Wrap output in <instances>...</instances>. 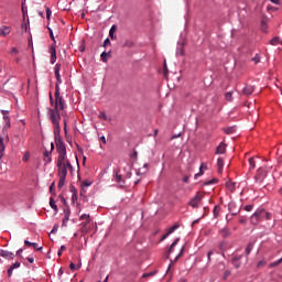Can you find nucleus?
Masks as SVG:
<instances>
[{"mask_svg": "<svg viewBox=\"0 0 282 282\" xmlns=\"http://www.w3.org/2000/svg\"><path fill=\"white\" fill-rule=\"evenodd\" d=\"M220 235H223V237H228L230 235V231H228V229H221L220 230Z\"/></svg>", "mask_w": 282, "mask_h": 282, "instance_id": "f704fd0d", "label": "nucleus"}, {"mask_svg": "<svg viewBox=\"0 0 282 282\" xmlns=\"http://www.w3.org/2000/svg\"><path fill=\"white\" fill-rule=\"evenodd\" d=\"M24 245H25L28 248H30V247H32L33 242H30L29 240H24Z\"/></svg>", "mask_w": 282, "mask_h": 282, "instance_id": "4d7b16f0", "label": "nucleus"}, {"mask_svg": "<svg viewBox=\"0 0 282 282\" xmlns=\"http://www.w3.org/2000/svg\"><path fill=\"white\" fill-rule=\"evenodd\" d=\"M70 215H72V210L69 209V207L64 209V218H63V221H62V226H67V223L69 221V216Z\"/></svg>", "mask_w": 282, "mask_h": 282, "instance_id": "1a4fd4ad", "label": "nucleus"}, {"mask_svg": "<svg viewBox=\"0 0 282 282\" xmlns=\"http://www.w3.org/2000/svg\"><path fill=\"white\" fill-rule=\"evenodd\" d=\"M226 153V143L221 142L217 148H216V154L217 155H224Z\"/></svg>", "mask_w": 282, "mask_h": 282, "instance_id": "ddd939ff", "label": "nucleus"}, {"mask_svg": "<svg viewBox=\"0 0 282 282\" xmlns=\"http://www.w3.org/2000/svg\"><path fill=\"white\" fill-rule=\"evenodd\" d=\"M188 180H191V176H184V177H183V182H184L185 184H188Z\"/></svg>", "mask_w": 282, "mask_h": 282, "instance_id": "13d9d810", "label": "nucleus"}, {"mask_svg": "<svg viewBox=\"0 0 282 282\" xmlns=\"http://www.w3.org/2000/svg\"><path fill=\"white\" fill-rule=\"evenodd\" d=\"M254 248V243H249L248 247L246 248V254H250V252H252V249Z\"/></svg>", "mask_w": 282, "mask_h": 282, "instance_id": "c85d7f7f", "label": "nucleus"}, {"mask_svg": "<svg viewBox=\"0 0 282 282\" xmlns=\"http://www.w3.org/2000/svg\"><path fill=\"white\" fill-rule=\"evenodd\" d=\"M108 56H111V52H102L101 55H100V58L102 61V63H107V57Z\"/></svg>", "mask_w": 282, "mask_h": 282, "instance_id": "393cba45", "label": "nucleus"}, {"mask_svg": "<svg viewBox=\"0 0 282 282\" xmlns=\"http://www.w3.org/2000/svg\"><path fill=\"white\" fill-rule=\"evenodd\" d=\"M204 195V193L197 192L196 195L189 200L188 206H192V208H199V204H202Z\"/></svg>", "mask_w": 282, "mask_h": 282, "instance_id": "20e7f679", "label": "nucleus"}, {"mask_svg": "<svg viewBox=\"0 0 282 282\" xmlns=\"http://www.w3.org/2000/svg\"><path fill=\"white\" fill-rule=\"evenodd\" d=\"M226 187L228 188V191H230L231 193H235V183L232 181H228L226 183Z\"/></svg>", "mask_w": 282, "mask_h": 282, "instance_id": "412c9836", "label": "nucleus"}, {"mask_svg": "<svg viewBox=\"0 0 282 282\" xmlns=\"http://www.w3.org/2000/svg\"><path fill=\"white\" fill-rule=\"evenodd\" d=\"M263 215H265L267 219H270V214L265 213V210L260 209L257 210L252 216H251V224H253L254 226H257V224H259V220L261 219V217H263Z\"/></svg>", "mask_w": 282, "mask_h": 282, "instance_id": "39448f33", "label": "nucleus"}, {"mask_svg": "<svg viewBox=\"0 0 282 282\" xmlns=\"http://www.w3.org/2000/svg\"><path fill=\"white\" fill-rule=\"evenodd\" d=\"M116 30H118V26H116V25H112L111 28H110V31H109V36H110V39H116Z\"/></svg>", "mask_w": 282, "mask_h": 282, "instance_id": "aec40b11", "label": "nucleus"}, {"mask_svg": "<svg viewBox=\"0 0 282 282\" xmlns=\"http://www.w3.org/2000/svg\"><path fill=\"white\" fill-rule=\"evenodd\" d=\"M12 32V28L3 25L0 28V36H8Z\"/></svg>", "mask_w": 282, "mask_h": 282, "instance_id": "f8f14e48", "label": "nucleus"}, {"mask_svg": "<svg viewBox=\"0 0 282 282\" xmlns=\"http://www.w3.org/2000/svg\"><path fill=\"white\" fill-rule=\"evenodd\" d=\"M6 151V144H3V138L0 137V153H3Z\"/></svg>", "mask_w": 282, "mask_h": 282, "instance_id": "72a5a7b5", "label": "nucleus"}, {"mask_svg": "<svg viewBox=\"0 0 282 282\" xmlns=\"http://www.w3.org/2000/svg\"><path fill=\"white\" fill-rule=\"evenodd\" d=\"M70 191H72V193H73V195H72V200H73V202H77V200H78V194H77V192H76V187H70Z\"/></svg>", "mask_w": 282, "mask_h": 282, "instance_id": "b1692460", "label": "nucleus"}, {"mask_svg": "<svg viewBox=\"0 0 282 282\" xmlns=\"http://www.w3.org/2000/svg\"><path fill=\"white\" fill-rule=\"evenodd\" d=\"M48 32H50V37H51V40H52L54 43H56V39L54 37V31H52V29L48 28Z\"/></svg>", "mask_w": 282, "mask_h": 282, "instance_id": "58836bf2", "label": "nucleus"}, {"mask_svg": "<svg viewBox=\"0 0 282 282\" xmlns=\"http://www.w3.org/2000/svg\"><path fill=\"white\" fill-rule=\"evenodd\" d=\"M265 265V260H261L258 262V268H263Z\"/></svg>", "mask_w": 282, "mask_h": 282, "instance_id": "3c124183", "label": "nucleus"}, {"mask_svg": "<svg viewBox=\"0 0 282 282\" xmlns=\"http://www.w3.org/2000/svg\"><path fill=\"white\" fill-rule=\"evenodd\" d=\"M239 223H240V224H246V218H241V219L239 220Z\"/></svg>", "mask_w": 282, "mask_h": 282, "instance_id": "774afa93", "label": "nucleus"}, {"mask_svg": "<svg viewBox=\"0 0 282 282\" xmlns=\"http://www.w3.org/2000/svg\"><path fill=\"white\" fill-rule=\"evenodd\" d=\"M50 206H51V208H53V210L55 212V214L58 213V206H56V202L54 200L53 197L50 198Z\"/></svg>", "mask_w": 282, "mask_h": 282, "instance_id": "a211bd4d", "label": "nucleus"}, {"mask_svg": "<svg viewBox=\"0 0 282 282\" xmlns=\"http://www.w3.org/2000/svg\"><path fill=\"white\" fill-rule=\"evenodd\" d=\"M30 160V152H26L23 156H22V161L23 162H28Z\"/></svg>", "mask_w": 282, "mask_h": 282, "instance_id": "37998d69", "label": "nucleus"}, {"mask_svg": "<svg viewBox=\"0 0 282 282\" xmlns=\"http://www.w3.org/2000/svg\"><path fill=\"white\" fill-rule=\"evenodd\" d=\"M236 131V128L235 127H229V128H226L225 129V133H227V135H231V133Z\"/></svg>", "mask_w": 282, "mask_h": 282, "instance_id": "7c9ffc66", "label": "nucleus"}, {"mask_svg": "<svg viewBox=\"0 0 282 282\" xmlns=\"http://www.w3.org/2000/svg\"><path fill=\"white\" fill-rule=\"evenodd\" d=\"M123 47H128V48L133 47V43H131V40H126L123 43Z\"/></svg>", "mask_w": 282, "mask_h": 282, "instance_id": "473e14b6", "label": "nucleus"}, {"mask_svg": "<svg viewBox=\"0 0 282 282\" xmlns=\"http://www.w3.org/2000/svg\"><path fill=\"white\" fill-rule=\"evenodd\" d=\"M82 186H91V183L90 182H88V181H84L83 183H82Z\"/></svg>", "mask_w": 282, "mask_h": 282, "instance_id": "6e6d98bb", "label": "nucleus"}, {"mask_svg": "<svg viewBox=\"0 0 282 282\" xmlns=\"http://www.w3.org/2000/svg\"><path fill=\"white\" fill-rule=\"evenodd\" d=\"M229 275H230V271L229 270L225 271L224 280L226 281V279H228Z\"/></svg>", "mask_w": 282, "mask_h": 282, "instance_id": "603ef678", "label": "nucleus"}, {"mask_svg": "<svg viewBox=\"0 0 282 282\" xmlns=\"http://www.w3.org/2000/svg\"><path fill=\"white\" fill-rule=\"evenodd\" d=\"M253 63H261V56L259 54H256V56L252 58Z\"/></svg>", "mask_w": 282, "mask_h": 282, "instance_id": "a19ab883", "label": "nucleus"}, {"mask_svg": "<svg viewBox=\"0 0 282 282\" xmlns=\"http://www.w3.org/2000/svg\"><path fill=\"white\" fill-rule=\"evenodd\" d=\"M252 208H253L252 205H247V206H245V210H246L247 213H250V212L252 210Z\"/></svg>", "mask_w": 282, "mask_h": 282, "instance_id": "8fccbe9b", "label": "nucleus"}, {"mask_svg": "<svg viewBox=\"0 0 282 282\" xmlns=\"http://www.w3.org/2000/svg\"><path fill=\"white\" fill-rule=\"evenodd\" d=\"M213 213H214L215 219H217V217H219V213H221V207H219V205H216V206L214 207Z\"/></svg>", "mask_w": 282, "mask_h": 282, "instance_id": "4be33fe9", "label": "nucleus"}, {"mask_svg": "<svg viewBox=\"0 0 282 282\" xmlns=\"http://www.w3.org/2000/svg\"><path fill=\"white\" fill-rule=\"evenodd\" d=\"M50 17H52V10L50 8L46 9V19L50 20Z\"/></svg>", "mask_w": 282, "mask_h": 282, "instance_id": "09e8293b", "label": "nucleus"}, {"mask_svg": "<svg viewBox=\"0 0 282 282\" xmlns=\"http://www.w3.org/2000/svg\"><path fill=\"white\" fill-rule=\"evenodd\" d=\"M17 268H21V262L17 261L8 269V276H12V272H14Z\"/></svg>", "mask_w": 282, "mask_h": 282, "instance_id": "4468645a", "label": "nucleus"}, {"mask_svg": "<svg viewBox=\"0 0 282 282\" xmlns=\"http://www.w3.org/2000/svg\"><path fill=\"white\" fill-rule=\"evenodd\" d=\"M249 166H250V170L257 169V163H254V158L249 159Z\"/></svg>", "mask_w": 282, "mask_h": 282, "instance_id": "bb28decb", "label": "nucleus"}, {"mask_svg": "<svg viewBox=\"0 0 282 282\" xmlns=\"http://www.w3.org/2000/svg\"><path fill=\"white\" fill-rule=\"evenodd\" d=\"M53 127H54L55 144H56V148H58V144H65V142H63V139L61 138V123H55L53 124Z\"/></svg>", "mask_w": 282, "mask_h": 282, "instance_id": "0eeeda50", "label": "nucleus"}, {"mask_svg": "<svg viewBox=\"0 0 282 282\" xmlns=\"http://www.w3.org/2000/svg\"><path fill=\"white\" fill-rule=\"evenodd\" d=\"M50 162H52V156H46L45 163H46V164H50Z\"/></svg>", "mask_w": 282, "mask_h": 282, "instance_id": "0e129e2a", "label": "nucleus"}, {"mask_svg": "<svg viewBox=\"0 0 282 282\" xmlns=\"http://www.w3.org/2000/svg\"><path fill=\"white\" fill-rule=\"evenodd\" d=\"M217 167H218L217 172L219 174L224 173V159L219 158L217 160Z\"/></svg>", "mask_w": 282, "mask_h": 282, "instance_id": "f3484780", "label": "nucleus"}, {"mask_svg": "<svg viewBox=\"0 0 282 282\" xmlns=\"http://www.w3.org/2000/svg\"><path fill=\"white\" fill-rule=\"evenodd\" d=\"M178 242H180V238H176V239L174 240V243H172V245L170 246V249H169V251H167V259H169V256L171 254V252H173L175 246H177Z\"/></svg>", "mask_w": 282, "mask_h": 282, "instance_id": "6ab92c4d", "label": "nucleus"}, {"mask_svg": "<svg viewBox=\"0 0 282 282\" xmlns=\"http://www.w3.org/2000/svg\"><path fill=\"white\" fill-rule=\"evenodd\" d=\"M213 254H214V251H209V252L207 253V259H208V261H210V257H213Z\"/></svg>", "mask_w": 282, "mask_h": 282, "instance_id": "680f3d73", "label": "nucleus"}, {"mask_svg": "<svg viewBox=\"0 0 282 282\" xmlns=\"http://www.w3.org/2000/svg\"><path fill=\"white\" fill-rule=\"evenodd\" d=\"M57 175L59 177L57 188H63L65 186V180H67V169L68 171H74V166L72 165V162H69V159H67V148L65 147V143H58L57 148Z\"/></svg>", "mask_w": 282, "mask_h": 282, "instance_id": "f257e3e1", "label": "nucleus"}, {"mask_svg": "<svg viewBox=\"0 0 282 282\" xmlns=\"http://www.w3.org/2000/svg\"><path fill=\"white\" fill-rule=\"evenodd\" d=\"M169 236H170V234H167V232L165 235H163L162 238H161V241H164L165 239H167Z\"/></svg>", "mask_w": 282, "mask_h": 282, "instance_id": "bf43d9fd", "label": "nucleus"}, {"mask_svg": "<svg viewBox=\"0 0 282 282\" xmlns=\"http://www.w3.org/2000/svg\"><path fill=\"white\" fill-rule=\"evenodd\" d=\"M225 98H226V100H228L229 102H232V91L226 93V94H225Z\"/></svg>", "mask_w": 282, "mask_h": 282, "instance_id": "2f4dec72", "label": "nucleus"}, {"mask_svg": "<svg viewBox=\"0 0 282 282\" xmlns=\"http://www.w3.org/2000/svg\"><path fill=\"white\" fill-rule=\"evenodd\" d=\"M177 228H180V224H175L174 226H172L169 230L167 234L173 235V231L177 230Z\"/></svg>", "mask_w": 282, "mask_h": 282, "instance_id": "cd10ccee", "label": "nucleus"}, {"mask_svg": "<svg viewBox=\"0 0 282 282\" xmlns=\"http://www.w3.org/2000/svg\"><path fill=\"white\" fill-rule=\"evenodd\" d=\"M107 45H111V41L109 40V37H107V39L104 41V47H107Z\"/></svg>", "mask_w": 282, "mask_h": 282, "instance_id": "de8ad7c7", "label": "nucleus"}, {"mask_svg": "<svg viewBox=\"0 0 282 282\" xmlns=\"http://www.w3.org/2000/svg\"><path fill=\"white\" fill-rule=\"evenodd\" d=\"M32 248H33L35 251L43 250V247H39V243H36V242H33Z\"/></svg>", "mask_w": 282, "mask_h": 282, "instance_id": "4c0bfd02", "label": "nucleus"}, {"mask_svg": "<svg viewBox=\"0 0 282 282\" xmlns=\"http://www.w3.org/2000/svg\"><path fill=\"white\" fill-rule=\"evenodd\" d=\"M265 177H268V170H265V167H260L254 176L256 184H261Z\"/></svg>", "mask_w": 282, "mask_h": 282, "instance_id": "423d86ee", "label": "nucleus"}, {"mask_svg": "<svg viewBox=\"0 0 282 282\" xmlns=\"http://www.w3.org/2000/svg\"><path fill=\"white\" fill-rule=\"evenodd\" d=\"M208 169L206 164L202 163L199 167V173H196L194 176V180H197L198 177H202L204 175V170Z\"/></svg>", "mask_w": 282, "mask_h": 282, "instance_id": "dca6fc26", "label": "nucleus"}, {"mask_svg": "<svg viewBox=\"0 0 282 282\" xmlns=\"http://www.w3.org/2000/svg\"><path fill=\"white\" fill-rule=\"evenodd\" d=\"M80 219H86L87 224H89V221H91V218H89V215H87V214H83L80 216Z\"/></svg>", "mask_w": 282, "mask_h": 282, "instance_id": "e433bc0d", "label": "nucleus"}, {"mask_svg": "<svg viewBox=\"0 0 282 282\" xmlns=\"http://www.w3.org/2000/svg\"><path fill=\"white\" fill-rule=\"evenodd\" d=\"M29 263H34V258H28Z\"/></svg>", "mask_w": 282, "mask_h": 282, "instance_id": "338daca9", "label": "nucleus"}, {"mask_svg": "<svg viewBox=\"0 0 282 282\" xmlns=\"http://www.w3.org/2000/svg\"><path fill=\"white\" fill-rule=\"evenodd\" d=\"M55 96H61V86L58 84L55 85Z\"/></svg>", "mask_w": 282, "mask_h": 282, "instance_id": "79ce46f5", "label": "nucleus"}, {"mask_svg": "<svg viewBox=\"0 0 282 282\" xmlns=\"http://www.w3.org/2000/svg\"><path fill=\"white\" fill-rule=\"evenodd\" d=\"M113 178L117 184H124V178L122 177V174H120V169L113 171Z\"/></svg>", "mask_w": 282, "mask_h": 282, "instance_id": "6e6552de", "label": "nucleus"}, {"mask_svg": "<svg viewBox=\"0 0 282 282\" xmlns=\"http://www.w3.org/2000/svg\"><path fill=\"white\" fill-rule=\"evenodd\" d=\"M0 257H2L3 259L12 260L14 259V253L8 250H0Z\"/></svg>", "mask_w": 282, "mask_h": 282, "instance_id": "9d476101", "label": "nucleus"}, {"mask_svg": "<svg viewBox=\"0 0 282 282\" xmlns=\"http://www.w3.org/2000/svg\"><path fill=\"white\" fill-rule=\"evenodd\" d=\"M55 75L61 74V64H56L54 67Z\"/></svg>", "mask_w": 282, "mask_h": 282, "instance_id": "c03bdc74", "label": "nucleus"}, {"mask_svg": "<svg viewBox=\"0 0 282 282\" xmlns=\"http://www.w3.org/2000/svg\"><path fill=\"white\" fill-rule=\"evenodd\" d=\"M56 184L53 182L50 186V193H54V188H55Z\"/></svg>", "mask_w": 282, "mask_h": 282, "instance_id": "864d4df0", "label": "nucleus"}, {"mask_svg": "<svg viewBox=\"0 0 282 282\" xmlns=\"http://www.w3.org/2000/svg\"><path fill=\"white\" fill-rule=\"evenodd\" d=\"M261 30L262 32L267 33L268 32V21L262 20L261 21Z\"/></svg>", "mask_w": 282, "mask_h": 282, "instance_id": "a878e982", "label": "nucleus"}, {"mask_svg": "<svg viewBox=\"0 0 282 282\" xmlns=\"http://www.w3.org/2000/svg\"><path fill=\"white\" fill-rule=\"evenodd\" d=\"M65 250H67V247L65 245H62L59 250L57 251V256L58 257H62L63 256V252H65Z\"/></svg>", "mask_w": 282, "mask_h": 282, "instance_id": "c756f323", "label": "nucleus"}, {"mask_svg": "<svg viewBox=\"0 0 282 282\" xmlns=\"http://www.w3.org/2000/svg\"><path fill=\"white\" fill-rule=\"evenodd\" d=\"M234 265H235V268H240V264L237 263V259H234Z\"/></svg>", "mask_w": 282, "mask_h": 282, "instance_id": "e2e57ef3", "label": "nucleus"}, {"mask_svg": "<svg viewBox=\"0 0 282 282\" xmlns=\"http://www.w3.org/2000/svg\"><path fill=\"white\" fill-rule=\"evenodd\" d=\"M98 118H99L100 120H106V121H108V122H111V118H108V117H107V113H105L104 111L99 112Z\"/></svg>", "mask_w": 282, "mask_h": 282, "instance_id": "5701e85b", "label": "nucleus"}, {"mask_svg": "<svg viewBox=\"0 0 282 282\" xmlns=\"http://www.w3.org/2000/svg\"><path fill=\"white\" fill-rule=\"evenodd\" d=\"M10 54H19V50L17 47H12Z\"/></svg>", "mask_w": 282, "mask_h": 282, "instance_id": "5fc2aeb1", "label": "nucleus"}, {"mask_svg": "<svg viewBox=\"0 0 282 282\" xmlns=\"http://www.w3.org/2000/svg\"><path fill=\"white\" fill-rule=\"evenodd\" d=\"M47 158H52V152H44V162H47Z\"/></svg>", "mask_w": 282, "mask_h": 282, "instance_id": "a18cd8bd", "label": "nucleus"}, {"mask_svg": "<svg viewBox=\"0 0 282 282\" xmlns=\"http://www.w3.org/2000/svg\"><path fill=\"white\" fill-rule=\"evenodd\" d=\"M22 12L23 14H25L28 12V8H25V6L22 4Z\"/></svg>", "mask_w": 282, "mask_h": 282, "instance_id": "69168bd1", "label": "nucleus"}, {"mask_svg": "<svg viewBox=\"0 0 282 282\" xmlns=\"http://www.w3.org/2000/svg\"><path fill=\"white\" fill-rule=\"evenodd\" d=\"M270 45H279V37H273V39L270 41Z\"/></svg>", "mask_w": 282, "mask_h": 282, "instance_id": "ea45409f", "label": "nucleus"}, {"mask_svg": "<svg viewBox=\"0 0 282 282\" xmlns=\"http://www.w3.org/2000/svg\"><path fill=\"white\" fill-rule=\"evenodd\" d=\"M55 78H56L58 85H61V84L63 83V79H61V73H59V74H56V75H55Z\"/></svg>", "mask_w": 282, "mask_h": 282, "instance_id": "49530a36", "label": "nucleus"}, {"mask_svg": "<svg viewBox=\"0 0 282 282\" xmlns=\"http://www.w3.org/2000/svg\"><path fill=\"white\" fill-rule=\"evenodd\" d=\"M51 105L54 107L53 109H56L57 111H63L65 109V99H63V96L58 95L52 97V94L50 95Z\"/></svg>", "mask_w": 282, "mask_h": 282, "instance_id": "f03ea898", "label": "nucleus"}, {"mask_svg": "<svg viewBox=\"0 0 282 282\" xmlns=\"http://www.w3.org/2000/svg\"><path fill=\"white\" fill-rule=\"evenodd\" d=\"M254 93V86L251 85H247L243 89H242V94L245 96H252V94Z\"/></svg>", "mask_w": 282, "mask_h": 282, "instance_id": "9b49d317", "label": "nucleus"}, {"mask_svg": "<svg viewBox=\"0 0 282 282\" xmlns=\"http://www.w3.org/2000/svg\"><path fill=\"white\" fill-rule=\"evenodd\" d=\"M48 120H51L52 124H61V110L50 109Z\"/></svg>", "mask_w": 282, "mask_h": 282, "instance_id": "7ed1b4c3", "label": "nucleus"}, {"mask_svg": "<svg viewBox=\"0 0 282 282\" xmlns=\"http://www.w3.org/2000/svg\"><path fill=\"white\" fill-rule=\"evenodd\" d=\"M271 3H274L275 6H279L281 3V0H270Z\"/></svg>", "mask_w": 282, "mask_h": 282, "instance_id": "052dcab7", "label": "nucleus"}, {"mask_svg": "<svg viewBox=\"0 0 282 282\" xmlns=\"http://www.w3.org/2000/svg\"><path fill=\"white\" fill-rule=\"evenodd\" d=\"M50 52H51V63L52 65H54V63H56V47L52 45L50 48Z\"/></svg>", "mask_w": 282, "mask_h": 282, "instance_id": "2eb2a0df", "label": "nucleus"}, {"mask_svg": "<svg viewBox=\"0 0 282 282\" xmlns=\"http://www.w3.org/2000/svg\"><path fill=\"white\" fill-rule=\"evenodd\" d=\"M69 269L70 270H80V264H78L77 267H76V264H74V262H72L70 264H69Z\"/></svg>", "mask_w": 282, "mask_h": 282, "instance_id": "c9c22d12", "label": "nucleus"}]
</instances>
